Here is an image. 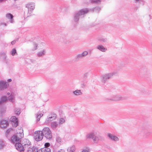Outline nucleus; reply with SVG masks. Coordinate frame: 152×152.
I'll return each mask as SVG.
<instances>
[{"instance_id": "a18cd8bd", "label": "nucleus", "mask_w": 152, "mask_h": 152, "mask_svg": "<svg viewBox=\"0 0 152 152\" xmlns=\"http://www.w3.org/2000/svg\"><path fill=\"white\" fill-rule=\"evenodd\" d=\"M11 81H12V80L11 79H8V82H10Z\"/></svg>"}, {"instance_id": "49530a36", "label": "nucleus", "mask_w": 152, "mask_h": 152, "mask_svg": "<svg viewBox=\"0 0 152 152\" xmlns=\"http://www.w3.org/2000/svg\"><path fill=\"white\" fill-rule=\"evenodd\" d=\"M136 2H138L140 1V0H134Z\"/></svg>"}, {"instance_id": "6e6552de", "label": "nucleus", "mask_w": 152, "mask_h": 152, "mask_svg": "<svg viewBox=\"0 0 152 152\" xmlns=\"http://www.w3.org/2000/svg\"><path fill=\"white\" fill-rule=\"evenodd\" d=\"M107 100L111 101H119L125 99V98L119 95L115 96L113 98L107 99Z\"/></svg>"}, {"instance_id": "37998d69", "label": "nucleus", "mask_w": 152, "mask_h": 152, "mask_svg": "<svg viewBox=\"0 0 152 152\" xmlns=\"http://www.w3.org/2000/svg\"><path fill=\"white\" fill-rule=\"evenodd\" d=\"M58 152H65V151L64 150L61 149L58 150Z\"/></svg>"}, {"instance_id": "c03bdc74", "label": "nucleus", "mask_w": 152, "mask_h": 152, "mask_svg": "<svg viewBox=\"0 0 152 152\" xmlns=\"http://www.w3.org/2000/svg\"><path fill=\"white\" fill-rule=\"evenodd\" d=\"M6 0H0V2L2 3L6 1Z\"/></svg>"}, {"instance_id": "a211bd4d", "label": "nucleus", "mask_w": 152, "mask_h": 152, "mask_svg": "<svg viewBox=\"0 0 152 152\" xmlns=\"http://www.w3.org/2000/svg\"><path fill=\"white\" fill-rule=\"evenodd\" d=\"M46 53V50L44 49L38 52L37 53V55L39 57H41L45 55Z\"/></svg>"}, {"instance_id": "393cba45", "label": "nucleus", "mask_w": 152, "mask_h": 152, "mask_svg": "<svg viewBox=\"0 0 152 152\" xmlns=\"http://www.w3.org/2000/svg\"><path fill=\"white\" fill-rule=\"evenodd\" d=\"M73 94L76 96L81 95L82 94V93L80 90H77L73 92Z\"/></svg>"}, {"instance_id": "2f4dec72", "label": "nucleus", "mask_w": 152, "mask_h": 152, "mask_svg": "<svg viewBox=\"0 0 152 152\" xmlns=\"http://www.w3.org/2000/svg\"><path fill=\"white\" fill-rule=\"evenodd\" d=\"M11 54L12 56H14L15 55L17 54L15 49L13 48L12 50L11 51Z\"/></svg>"}, {"instance_id": "473e14b6", "label": "nucleus", "mask_w": 152, "mask_h": 152, "mask_svg": "<svg viewBox=\"0 0 152 152\" xmlns=\"http://www.w3.org/2000/svg\"><path fill=\"white\" fill-rule=\"evenodd\" d=\"M65 122L64 119L63 118H61L59 120V124L60 125L64 123Z\"/></svg>"}, {"instance_id": "39448f33", "label": "nucleus", "mask_w": 152, "mask_h": 152, "mask_svg": "<svg viewBox=\"0 0 152 152\" xmlns=\"http://www.w3.org/2000/svg\"><path fill=\"white\" fill-rule=\"evenodd\" d=\"M116 74L115 72H112L107 73L102 77V81L103 83H105L108 81V80L112 78L113 76Z\"/></svg>"}, {"instance_id": "9b49d317", "label": "nucleus", "mask_w": 152, "mask_h": 152, "mask_svg": "<svg viewBox=\"0 0 152 152\" xmlns=\"http://www.w3.org/2000/svg\"><path fill=\"white\" fill-rule=\"evenodd\" d=\"M25 143L23 145L24 149L27 150L29 148L31 147V144L30 142L28 140H25Z\"/></svg>"}, {"instance_id": "72a5a7b5", "label": "nucleus", "mask_w": 152, "mask_h": 152, "mask_svg": "<svg viewBox=\"0 0 152 152\" xmlns=\"http://www.w3.org/2000/svg\"><path fill=\"white\" fill-rule=\"evenodd\" d=\"M76 58L77 59H79V58H82L83 57V55H82V54L81 53H80V54H77L76 56Z\"/></svg>"}, {"instance_id": "ddd939ff", "label": "nucleus", "mask_w": 152, "mask_h": 152, "mask_svg": "<svg viewBox=\"0 0 152 152\" xmlns=\"http://www.w3.org/2000/svg\"><path fill=\"white\" fill-rule=\"evenodd\" d=\"M8 125L7 121L5 120H2L0 122V127L2 128H6Z\"/></svg>"}, {"instance_id": "f257e3e1", "label": "nucleus", "mask_w": 152, "mask_h": 152, "mask_svg": "<svg viewBox=\"0 0 152 152\" xmlns=\"http://www.w3.org/2000/svg\"><path fill=\"white\" fill-rule=\"evenodd\" d=\"M88 12L87 8L82 9L75 13L74 16V20L76 22H78L79 19L84 17V15Z\"/></svg>"}, {"instance_id": "423d86ee", "label": "nucleus", "mask_w": 152, "mask_h": 152, "mask_svg": "<svg viewBox=\"0 0 152 152\" xmlns=\"http://www.w3.org/2000/svg\"><path fill=\"white\" fill-rule=\"evenodd\" d=\"M23 137V134L19 132L17 133L15 135L13 136L11 138V141L13 143L18 142L20 139Z\"/></svg>"}, {"instance_id": "6ab92c4d", "label": "nucleus", "mask_w": 152, "mask_h": 152, "mask_svg": "<svg viewBox=\"0 0 152 152\" xmlns=\"http://www.w3.org/2000/svg\"><path fill=\"white\" fill-rule=\"evenodd\" d=\"M28 152H38L37 148L35 147L29 148L27 150Z\"/></svg>"}, {"instance_id": "20e7f679", "label": "nucleus", "mask_w": 152, "mask_h": 152, "mask_svg": "<svg viewBox=\"0 0 152 152\" xmlns=\"http://www.w3.org/2000/svg\"><path fill=\"white\" fill-rule=\"evenodd\" d=\"M35 4L33 2H29L25 5V7L27 9V16H29L31 15L35 8Z\"/></svg>"}, {"instance_id": "79ce46f5", "label": "nucleus", "mask_w": 152, "mask_h": 152, "mask_svg": "<svg viewBox=\"0 0 152 152\" xmlns=\"http://www.w3.org/2000/svg\"><path fill=\"white\" fill-rule=\"evenodd\" d=\"M16 42V40H14V41H12L11 42V44L12 45H14V44H15V42Z\"/></svg>"}, {"instance_id": "aec40b11", "label": "nucleus", "mask_w": 152, "mask_h": 152, "mask_svg": "<svg viewBox=\"0 0 152 152\" xmlns=\"http://www.w3.org/2000/svg\"><path fill=\"white\" fill-rule=\"evenodd\" d=\"M50 149L49 148H45L39 150L38 152H51Z\"/></svg>"}, {"instance_id": "7ed1b4c3", "label": "nucleus", "mask_w": 152, "mask_h": 152, "mask_svg": "<svg viewBox=\"0 0 152 152\" xmlns=\"http://www.w3.org/2000/svg\"><path fill=\"white\" fill-rule=\"evenodd\" d=\"M43 136L47 139L50 140L52 137V132L48 127L44 128L42 131Z\"/></svg>"}, {"instance_id": "a19ab883", "label": "nucleus", "mask_w": 152, "mask_h": 152, "mask_svg": "<svg viewBox=\"0 0 152 152\" xmlns=\"http://www.w3.org/2000/svg\"><path fill=\"white\" fill-rule=\"evenodd\" d=\"M142 92L145 94L148 93V91L146 90H143L142 91Z\"/></svg>"}, {"instance_id": "cd10ccee", "label": "nucleus", "mask_w": 152, "mask_h": 152, "mask_svg": "<svg viewBox=\"0 0 152 152\" xmlns=\"http://www.w3.org/2000/svg\"><path fill=\"white\" fill-rule=\"evenodd\" d=\"M32 50H35L37 48V45L35 43L33 42L32 43Z\"/></svg>"}, {"instance_id": "c85d7f7f", "label": "nucleus", "mask_w": 152, "mask_h": 152, "mask_svg": "<svg viewBox=\"0 0 152 152\" xmlns=\"http://www.w3.org/2000/svg\"><path fill=\"white\" fill-rule=\"evenodd\" d=\"M6 110V108L4 107L0 109V116H1L3 113H5Z\"/></svg>"}, {"instance_id": "c756f323", "label": "nucleus", "mask_w": 152, "mask_h": 152, "mask_svg": "<svg viewBox=\"0 0 152 152\" xmlns=\"http://www.w3.org/2000/svg\"><path fill=\"white\" fill-rule=\"evenodd\" d=\"M56 142L58 143L61 144L62 142L61 138L59 136L56 137Z\"/></svg>"}, {"instance_id": "f03ea898", "label": "nucleus", "mask_w": 152, "mask_h": 152, "mask_svg": "<svg viewBox=\"0 0 152 152\" xmlns=\"http://www.w3.org/2000/svg\"><path fill=\"white\" fill-rule=\"evenodd\" d=\"M88 139H92L95 143H97L101 138V137L96 132H93L90 133L86 135Z\"/></svg>"}, {"instance_id": "dca6fc26", "label": "nucleus", "mask_w": 152, "mask_h": 152, "mask_svg": "<svg viewBox=\"0 0 152 152\" xmlns=\"http://www.w3.org/2000/svg\"><path fill=\"white\" fill-rule=\"evenodd\" d=\"M96 48L100 51L104 52L107 50V49L105 48L102 45H97L96 47Z\"/></svg>"}, {"instance_id": "7c9ffc66", "label": "nucleus", "mask_w": 152, "mask_h": 152, "mask_svg": "<svg viewBox=\"0 0 152 152\" xmlns=\"http://www.w3.org/2000/svg\"><path fill=\"white\" fill-rule=\"evenodd\" d=\"M91 2L92 3L99 4L100 3L101 1L100 0H91Z\"/></svg>"}, {"instance_id": "58836bf2", "label": "nucleus", "mask_w": 152, "mask_h": 152, "mask_svg": "<svg viewBox=\"0 0 152 152\" xmlns=\"http://www.w3.org/2000/svg\"><path fill=\"white\" fill-rule=\"evenodd\" d=\"M82 152H90L89 150L87 148V149H83Z\"/></svg>"}, {"instance_id": "ea45409f", "label": "nucleus", "mask_w": 152, "mask_h": 152, "mask_svg": "<svg viewBox=\"0 0 152 152\" xmlns=\"http://www.w3.org/2000/svg\"><path fill=\"white\" fill-rule=\"evenodd\" d=\"M12 130V129H8L6 131V134H8L10 132V131H11Z\"/></svg>"}, {"instance_id": "09e8293b", "label": "nucleus", "mask_w": 152, "mask_h": 152, "mask_svg": "<svg viewBox=\"0 0 152 152\" xmlns=\"http://www.w3.org/2000/svg\"><path fill=\"white\" fill-rule=\"evenodd\" d=\"M20 129L21 130V132H22H22L23 131L22 129L21 128H20Z\"/></svg>"}, {"instance_id": "f704fd0d", "label": "nucleus", "mask_w": 152, "mask_h": 152, "mask_svg": "<svg viewBox=\"0 0 152 152\" xmlns=\"http://www.w3.org/2000/svg\"><path fill=\"white\" fill-rule=\"evenodd\" d=\"M4 146V142L1 140H0V149L3 148Z\"/></svg>"}, {"instance_id": "e433bc0d", "label": "nucleus", "mask_w": 152, "mask_h": 152, "mask_svg": "<svg viewBox=\"0 0 152 152\" xmlns=\"http://www.w3.org/2000/svg\"><path fill=\"white\" fill-rule=\"evenodd\" d=\"M101 41H102L104 42H106L107 41V39L106 38H103L101 39Z\"/></svg>"}, {"instance_id": "a878e982", "label": "nucleus", "mask_w": 152, "mask_h": 152, "mask_svg": "<svg viewBox=\"0 0 152 152\" xmlns=\"http://www.w3.org/2000/svg\"><path fill=\"white\" fill-rule=\"evenodd\" d=\"M15 113V114L19 115L21 113V110L19 108H15L14 110Z\"/></svg>"}, {"instance_id": "8fccbe9b", "label": "nucleus", "mask_w": 152, "mask_h": 152, "mask_svg": "<svg viewBox=\"0 0 152 152\" xmlns=\"http://www.w3.org/2000/svg\"><path fill=\"white\" fill-rule=\"evenodd\" d=\"M4 25L5 26H6L7 25V24L6 23H4Z\"/></svg>"}, {"instance_id": "412c9836", "label": "nucleus", "mask_w": 152, "mask_h": 152, "mask_svg": "<svg viewBox=\"0 0 152 152\" xmlns=\"http://www.w3.org/2000/svg\"><path fill=\"white\" fill-rule=\"evenodd\" d=\"M58 124L56 122H53L51 123V127L53 129H56L58 126Z\"/></svg>"}, {"instance_id": "c9c22d12", "label": "nucleus", "mask_w": 152, "mask_h": 152, "mask_svg": "<svg viewBox=\"0 0 152 152\" xmlns=\"http://www.w3.org/2000/svg\"><path fill=\"white\" fill-rule=\"evenodd\" d=\"M83 57H85L88 54V52L87 51H84L82 53Z\"/></svg>"}, {"instance_id": "4c0bfd02", "label": "nucleus", "mask_w": 152, "mask_h": 152, "mask_svg": "<svg viewBox=\"0 0 152 152\" xmlns=\"http://www.w3.org/2000/svg\"><path fill=\"white\" fill-rule=\"evenodd\" d=\"M50 145V144L49 143H46L45 144V148H48V147Z\"/></svg>"}, {"instance_id": "0eeeda50", "label": "nucleus", "mask_w": 152, "mask_h": 152, "mask_svg": "<svg viewBox=\"0 0 152 152\" xmlns=\"http://www.w3.org/2000/svg\"><path fill=\"white\" fill-rule=\"evenodd\" d=\"M34 138L37 141L41 140L43 138V135L42 131H36L34 134Z\"/></svg>"}, {"instance_id": "9d476101", "label": "nucleus", "mask_w": 152, "mask_h": 152, "mask_svg": "<svg viewBox=\"0 0 152 152\" xmlns=\"http://www.w3.org/2000/svg\"><path fill=\"white\" fill-rule=\"evenodd\" d=\"M15 147L18 151L20 152L23 151L24 150L23 146L19 142L16 143Z\"/></svg>"}, {"instance_id": "1a4fd4ad", "label": "nucleus", "mask_w": 152, "mask_h": 152, "mask_svg": "<svg viewBox=\"0 0 152 152\" xmlns=\"http://www.w3.org/2000/svg\"><path fill=\"white\" fill-rule=\"evenodd\" d=\"M9 84L7 82L4 81H0V91H3L7 88Z\"/></svg>"}, {"instance_id": "f8f14e48", "label": "nucleus", "mask_w": 152, "mask_h": 152, "mask_svg": "<svg viewBox=\"0 0 152 152\" xmlns=\"http://www.w3.org/2000/svg\"><path fill=\"white\" fill-rule=\"evenodd\" d=\"M108 137L112 141L117 142L119 140V139L118 137L111 134H108Z\"/></svg>"}, {"instance_id": "4be33fe9", "label": "nucleus", "mask_w": 152, "mask_h": 152, "mask_svg": "<svg viewBox=\"0 0 152 152\" xmlns=\"http://www.w3.org/2000/svg\"><path fill=\"white\" fill-rule=\"evenodd\" d=\"M7 100V97L6 96H2L0 99V104L6 102Z\"/></svg>"}, {"instance_id": "bb28decb", "label": "nucleus", "mask_w": 152, "mask_h": 152, "mask_svg": "<svg viewBox=\"0 0 152 152\" xmlns=\"http://www.w3.org/2000/svg\"><path fill=\"white\" fill-rule=\"evenodd\" d=\"M43 115V114L42 113L39 114V113H37L36 115V118L37 121H39L40 118Z\"/></svg>"}, {"instance_id": "2eb2a0df", "label": "nucleus", "mask_w": 152, "mask_h": 152, "mask_svg": "<svg viewBox=\"0 0 152 152\" xmlns=\"http://www.w3.org/2000/svg\"><path fill=\"white\" fill-rule=\"evenodd\" d=\"M56 114H53L51 115V116H50L46 119L45 123H48L50 122L51 121L55 120L56 118Z\"/></svg>"}, {"instance_id": "4468645a", "label": "nucleus", "mask_w": 152, "mask_h": 152, "mask_svg": "<svg viewBox=\"0 0 152 152\" xmlns=\"http://www.w3.org/2000/svg\"><path fill=\"white\" fill-rule=\"evenodd\" d=\"M11 121L13 123L12 124L15 127H16L18 125V120L16 117L15 116H12L11 118Z\"/></svg>"}, {"instance_id": "b1692460", "label": "nucleus", "mask_w": 152, "mask_h": 152, "mask_svg": "<svg viewBox=\"0 0 152 152\" xmlns=\"http://www.w3.org/2000/svg\"><path fill=\"white\" fill-rule=\"evenodd\" d=\"M15 96H14L11 94L10 96L8 98V99L12 102H14L15 101Z\"/></svg>"}, {"instance_id": "5701e85b", "label": "nucleus", "mask_w": 152, "mask_h": 152, "mask_svg": "<svg viewBox=\"0 0 152 152\" xmlns=\"http://www.w3.org/2000/svg\"><path fill=\"white\" fill-rule=\"evenodd\" d=\"M75 150V146L73 145L68 148L67 151L68 152H73Z\"/></svg>"}, {"instance_id": "f3484780", "label": "nucleus", "mask_w": 152, "mask_h": 152, "mask_svg": "<svg viewBox=\"0 0 152 152\" xmlns=\"http://www.w3.org/2000/svg\"><path fill=\"white\" fill-rule=\"evenodd\" d=\"M6 17L9 20L11 23H13L14 22V20L13 19V16L10 13H8L6 15Z\"/></svg>"}, {"instance_id": "de8ad7c7", "label": "nucleus", "mask_w": 152, "mask_h": 152, "mask_svg": "<svg viewBox=\"0 0 152 152\" xmlns=\"http://www.w3.org/2000/svg\"><path fill=\"white\" fill-rule=\"evenodd\" d=\"M10 93H9V92H8V93H7V94L8 95H10Z\"/></svg>"}]
</instances>
